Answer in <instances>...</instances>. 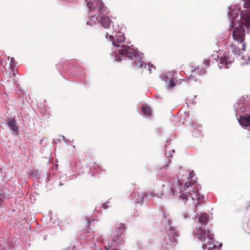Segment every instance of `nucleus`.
<instances>
[{"label":"nucleus","instance_id":"1","mask_svg":"<svg viewBox=\"0 0 250 250\" xmlns=\"http://www.w3.org/2000/svg\"><path fill=\"white\" fill-rule=\"evenodd\" d=\"M193 184L194 182H187L185 186L181 188L179 198L185 203L188 201L189 205L196 201V202L194 204V210H196V208L203 202L204 196L198 192V186L197 187L195 190L191 191L190 189H189V187Z\"/></svg>","mask_w":250,"mask_h":250},{"label":"nucleus","instance_id":"2","mask_svg":"<svg viewBox=\"0 0 250 250\" xmlns=\"http://www.w3.org/2000/svg\"><path fill=\"white\" fill-rule=\"evenodd\" d=\"M120 54L132 60V64L134 67L143 69L146 68V64L142 60L141 55L138 51L130 48L128 46H122L119 49Z\"/></svg>","mask_w":250,"mask_h":250},{"label":"nucleus","instance_id":"3","mask_svg":"<svg viewBox=\"0 0 250 250\" xmlns=\"http://www.w3.org/2000/svg\"><path fill=\"white\" fill-rule=\"evenodd\" d=\"M99 21L102 26L104 28H109L112 23L110 19L107 16L103 15L101 16H96V15L94 14L91 15L89 20L87 22V23L92 25L93 24H96V22Z\"/></svg>","mask_w":250,"mask_h":250},{"label":"nucleus","instance_id":"4","mask_svg":"<svg viewBox=\"0 0 250 250\" xmlns=\"http://www.w3.org/2000/svg\"><path fill=\"white\" fill-rule=\"evenodd\" d=\"M244 8L245 10L241 11L240 14V22L247 28L250 27V0H243Z\"/></svg>","mask_w":250,"mask_h":250},{"label":"nucleus","instance_id":"5","mask_svg":"<svg viewBox=\"0 0 250 250\" xmlns=\"http://www.w3.org/2000/svg\"><path fill=\"white\" fill-rule=\"evenodd\" d=\"M245 36V29L243 26L239 25L236 27L232 32L233 39L241 44V49L243 51L246 50V44L244 42Z\"/></svg>","mask_w":250,"mask_h":250},{"label":"nucleus","instance_id":"6","mask_svg":"<svg viewBox=\"0 0 250 250\" xmlns=\"http://www.w3.org/2000/svg\"><path fill=\"white\" fill-rule=\"evenodd\" d=\"M195 232L196 236L201 241L203 242V243L212 236L210 234V231H206L204 227H200L199 228H197Z\"/></svg>","mask_w":250,"mask_h":250},{"label":"nucleus","instance_id":"7","mask_svg":"<svg viewBox=\"0 0 250 250\" xmlns=\"http://www.w3.org/2000/svg\"><path fill=\"white\" fill-rule=\"evenodd\" d=\"M243 216V229L247 233L250 234V204L245 209Z\"/></svg>","mask_w":250,"mask_h":250},{"label":"nucleus","instance_id":"8","mask_svg":"<svg viewBox=\"0 0 250 250\" xmlns=\"http://www.w3.org/2000/svg\"><path fill=\"white\" fill-rule=\"evenodd\" d=\"M234 61V59L232 57H231L229 56V53H225L223 57H221L220 59V63L219 64V66L220 68H222L223 67V65L224 64L225 68H229V64H231Z\"/></svg>","mask_w":250,"mask_h":250},{"label":"nucleus","instance_id":"9","mask_svg":"<svg viewBox=\"0 0 250 250\" xmlns=\"http://www.w3.org/2000/svg\"><path fill=\"white\" fill-rule=\"evenodd\" d=\"M110 39H113L112 44L115 46H120V43L125 42V37L124 34L119 33V35H116L115 37L112 36H110Z\"/></svg>","mask_w":250,"mask_h":250},{"label":"nucleus","instance_id":"10","mask_svg":"<svg viewBox=\"0 0 250 250\" xmlns=\"http://www.w3.org/2000/svg\"><path fill=\"white\" fill-rule=\"evenodd\" d=\"M216 246L213 244V238L212 236L204 242L202 245V248L208 250H213L216 248Z\"/></svg>","mask_w":250,"mask_h":250},{"label":"nucleus","instance_id":"11","mask_svg":"<svg viewBox=\"0 0 250 250\" xmlns=\"http://www.w3.org/2000/svg\"><path fill=\"white\" fill-rule=\"evenodd\" d=\"M8 126L12 129V130L17 134L19 131V126L17 124L15 119H9L7 122Z\"/></svg>","mask_w":250,"mask_h":250},{"label":"nucleus","instance_id":"12","mask_svg":"<svg viewBox=\"0 0 250 250\" xmlns=\"http://www.w3.org/2000/svg\"><path fill=\"white\" fill-rule=\"evenodd\" d=\"M239 121L240 123L243 126H250V115H246L244 116H240Z\"/></svg>","mask_w":250,"mask_h":250},{"label":"nucleus","instance_id":"13","mask_svg":"<svg viewBox=\"0 0 250 250\" xmlns=\"http://www.w3.org/2000/svg\"><path fill=\"white\" fill-rule=\"evenodd\" d=\"M133 198L137 203H141L143 202L145 197L144 193H136L133 194Z\"/></svg>","mask_w":250,"mask_h":250},{"label":"nucleus","instance_id":"14","mask_svg":"<svg viewBox=\"0 0 250 250\" xmlns=\"http://www.w3.org/2000/svg\"><path fill=\"white\" fill-rule=\"evenodd\" d=\"M107 8L105 7L102 3H101L98 9V15L97 16H101L102 15L105 16L104 15L107 13Z\"/></svg>","mask_w":250,"mask_h":250},{"label":"nucleus","instance_id":"15","mask_svg":"<svg viewBox=\"0 0 250 250\" xmlns=\"http://www.w3.org/2000/svg\"><path fill=\"white\" fill-rule=\"evenodd\" d=\"M208 220V215L206 213L201 214L199 217V221L202 224H206Z\"/></svg>","mask_w":250,"mask_h":250},{"label":"nucleus","instance_id":"16","mask_svg":"<svg viewBox=\"0 0 250 250\" xmlns=\"http://www.w3.org/2000/svg\"><path fill=\"white\" fill-rule=\"evenodd\" d=\"M231 49L235 55H240V53L241 52V50L243 51L241 48L240 49V47H238L236 45L234 44H231L230 46Z\"/></svg>","mask_w":250,"mask_h":250},{"label":"nucleus","instance_id":"17","mask_svg":"<svg viewBox=\"0 0 250 250\" xmlns=\"http://www.w3.org/2000/svg\"><path fill=\"white\" fill-rule=\"evenodd\" d=\"M117 229H118V235L121 236L124 234V232L126 229V227L125 224L120 223L117 226Z\"/></svg>","mask_w":250,"mask_h":250},{"label":"nucleus","instance_id":"18","mask_svg":"<svg viewBox=\"0 0 250 250\" xmlns=\"http://www.w3.org/2000/svg\"><path fill=\"white\" fill-rule=\"evenodd\" d=\"M142 111L144 114H145L148 116L150 115L151 114V111L150 108L146 105H144L142 106Z\"/></svg>","mask_w":250,"mask_h":250},{"label":"nucleus","instance_id":"19","mask_svg":"<svg viewBox=\"0 0 250 250\" xmlns=\"http://www.w3.org/2000/svg\"><path fill=\"white\" fill-rule=\"evenodd\" d=\"M229 14L232 17V22H234L235 19L238 17V13L235 10H232L230 12Z\"/></svg>","mask_w":250,"mask_h":250},{"label":"nucleus","instance_id":"20","mask_svg":"<svg viewBox=\"0 0 250 250\" xmlns=\"http://www.w3.org/2000/svg\"><path fill=\"white\" fill-rule=\"evenodd\" d=\"M87 6L91 11H93L94 9H96V6L94 5L93 0L88 1Z\"/></svg>","mask_w":250,"mask_h":250},{"label":"nucleus","instance_id":"21","mask_svg":"<svg viewBox=\"0 0 250 250\" xmlns=\"http://www.w3.org/2000/svg\"><path fill=\"white\" fill-rule=\"evenodd\" d=\"M144 195H145V197H155L156 196V194L154 192L150 191V192H147L146 193H144Z\"/></svg>","mask_w":250,"mask_h":250},{"label":"nucleus","instance_id":"22","mask_svg":"<svg viewBox=\"0 0 250 250\" xmlns=\"http://www.w3.org/2000/svg\"><path fill=\"white\" fill-rule=\"evenodd\" d=\"M108 250H125V249H123L120 246H118L117 247L114 248H112L111 247L108 249Z\"/></svg>","mask_w":250,"mask_h":250},{"label":"nucleus","instance_id":"23","mask_svg":"<svg viewBox=\"0 0 250 250\" xmlns=\"http://www.w3.org/2000/svg\"><path fill=\"white\" fill-rule=\"evenodd\" d=\"M5 198V195L4 194H0V207L2 205V203Z\"/></svg>","mask_w":250,"mask_h":250},{"label":"nucleus","instance_id":"24","mask_svg":"<svg viewBox=\"0 0 250 250\" xmlns=\"http://www.w3.org/2000/svg\"><path fill=\"white\" fill-rule=\"evenodd\" d=\"M175 85L174 82V81H173V79H171L169 80V87L170 88L174 86Z\"/></svg>","mask_w":250,"mask_h":250},{"label":"nucleus","instance_id":"25","mask_svg":"<svg viewBox=\"0 0 250 250\" xmlns=\"http://www.w3.org/2000/svg\"><path fill=\"white\" fill-rule=\"evenodd\" d=\"M204 63L206 66H208L210 65V61L209 60H205L204 61Z\"/></svg>","mask_w":250,"mask_h":250},{"label":"nucleus","instance_id":"26","mask_svg":"<svg viewBox=\"0 0 250 250\" xmlns=\"http://www.w3.org/2000/svg\"><path fill=\"white\" fill-rule=\"evenodd\" d=\"M108 202L104 203L102 205V208H103L104 209H106L108 208V206L107 205Z\"/></svg>","mask_w":250,"mask_h":250},{"label":"nucleus","instance_id":"27","mask_svg":"<svg viewBox=\"0 0 250 250\" xmlns=\"http://www.w3.org/2000/svg\"><path fill=\"white\" fill-rule=\"evenodd\" d=\"M170 191H171V193L172 195L174 196L175 195L174 189L173 188H171Z\"/></svg>","mask_w":250,"mask_h":250},{"label":"nucleus","instance_id":"28","mask_svg":"<svg viewBox=\"0 0 250 250\" xmlns=\"http://www.w3.org/2000/svg\"><path fill=\"white\" fill-rule=\"evenodd\" d=\"M116 60L117 61V62H119L120 61L122 60V59H120L119 57H116Z\"/></svg>","mask_w":250,"mask_h":250},{"label":"nucleus","instance_id":"29","mask_svg":"<svg viewBox=\"0 0 250 250\" xmlns=\"http://www.w3.org/2000/svg\"><path fill=\"white\" fill-rule=\"evenodd\" d=\"M164 194L163 192H162L161 193H160V194H158L157 195L158 197H160V198H162V197L163 196Z\"/></svg>","mask_w":250,"mask_h":250},{"label":"nucleus","instance_id":"30","mask_svg":"<svg viewBox=\"0 0 250 250\" xmlns=\"http://www.w3.org/2000/svg\"><path fill=\"white\" fill-rule=\"evenodd\" d=\"M14 62V59L13 58H11V63H12V65H13V63Z\"/></svg>","mask_w":250,"mask_h":250},{"label":"nucleus","instance_id":"31","mask_svg":"<svg viewBox=\"0 0 250 250\" xmlns=\"http://www.w3.org/2000/svg\"><path fill=\"white\" fill-rule=\"evenodd\" d=\"M189 174L190 178H191L192 177L193 175H194V174L192 172H190L189 173Z\"/></svg>","mask_w":250,"mask_h":250},{"label":"nucleus","instance_id":"32","mask_svg":"<svg viewBox=\"0 0 250 250\" xmlns=\"http://www.w3.org/2000/svg\"><path fill=\"white\" fill-rule=\"evenodd\" d=\"M107 35H108V34H107V33H106V38H107Z\"/></svg>","mask_w":250,"mask_h":250},{"label":"nucleus","instance_id":"33","mask_svg":"<svg viewBox=\"0 0 250 250\" xmlns=\"http://www.w3.org/2000/svg\"><path fill=\"white\" fill-rule=\"evenodd\" d=\"M87 224L89 225V222L88 221L87 222Z\"/></svg>","mask_w":250,"mask_h":250},{"label":"nucleus","instance_id":"34","mask_svg":"<svg viewBox=\"0 0 250 250\" xmlns=\"http://www.w3.org/2000/svg\"><path fill=\"white\" fill-rule=\"evenodd\" d=\"M162 187H165V185H163Z\"/></svg>","mask_w":250,"mask_h":250}]
</instances>
